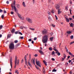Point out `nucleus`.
Instances as JSON below:
<instances>
[{
  "mask_svg": "<svg viewBox=\"0 0 74 74\" xmlns=\"http://www.w3.org/2000/svg\"><path fill=\"white\" fill-rule=\"evenodd\" d=\"M48 35H46L44 36L42 38V42L43 43H47L48 41Z\"/></svg>",
  "mask_w": 74,
  "mask_h": 74,
  "instance_id": "obj_1",
  "label": "nucleus"
},
{
  "mask_svg": "<svg viewBox=\"0 0 74 74\" xmlns=\"http://www.w3.org/2000/svg\"><path fill=\"white\" fill-rule=\"evenodd\" d=\"M15 1H14V11H15V12H16V14H17V15H18V16H19V14H18V10H16V7H15Z\"/></svg>",
  "mask_w": 74,
  "mask_h": 74,
  "instance_id": "obj_2",
  "label": "nucleus"
},
{
  "mask_svg": "<svg viewBox=\"0 0 74 74\" xmlns=\"http://www.w3.org/2000/svg\"><path fill=\"white\" fill-rule=\"evenodd\" d=\"M9 47L10 49H14V43L12 42L10 43L9 45Z\"/></svg>",
  "mask_w": 74,
  "mask_h": 74,
  "instance_id": "obj_3",
  "label": "nucleus"
},
{
  "mask_svg": "<svg viewBox=\"0 0 74 74\" xmlns=\"http://www.w3.org/2000/svg\"><path fill=\"white\" fill-rule=\"evenodd\" d=\"M36 63L37 66H38V67H41V63L40 62V61H37V59H36Z\"/></svg>",
  "mask_w": 74,
  "mask_h": 74,
  "instance_id": "obj_4",
  "label": "nucleus"
},
{
  "mask_svg": "<svg viewBox=\"0 0 74 74\" xmlns=\"http://www.w3.org/2000/svg\"><path fill=\"white\" fill-rule=\"evenodd\" d=\"M15 65H17L19 64V60H17V57H16L15 58Z\"/></svg>",
  "mask_w": 74,
  "mask_h": 74,
  "instance_id": "obj_5",
  "label": "nucleus"
},
{
  "mask_svg": "<svg viewBox=\"0 0 74 74\" xmlns=\"http://www.w3.org/2000/svg\"><path fill=\"white\" fill-rule=\"evenodd\" d=\"M26 20L28 22H29V23H32V20L29 18H26Z\"/></svg>",
  "mask_w": 74,
  "mask_h": 74,
  "instance_id": "obj_6",
  "label": "nucleus"
},
{
  "mask_svg": "<svg viewBox=\"0 0 74 74\" xmlns=\"http://www.w3.org/2000/svg\"><path fill=\"white\" fill-rule=\"evenodd\" d=\"M19 18L21 20H24V17L22 16L21 14H19Z\"/></svg>",
  "mask_w": 74,
  "mask_h": 74,
  "instance_id": "obj_7",
  "label": "nucleus"
},
{
  "mask_svg": "<svg viewBox=\"0 0 74 74\" xmlns=\"http://www.w3.org/2000/svg\"><path fill=\"white\" fill-rule=\"evenodd\" d=\"M42 34H47V31L46 29H45L43 31H42Z\"/></svg>",
  "mask_w": 74,
  "mask_h": 74,
  "instance_id": "obj_8",
  "label": "nucleus"
},
{
  "mask_svg": "<svg viewBox=\"0 0 74 74\" xmlns=\"http://www.w3.org/2000/svg\"><path fill=\"white\" fill-rule=\"evenodd\" d=\"M53 50H54L55 51H58V50H56V48H57V47H56V45H55L53 46Z\"/></svg>",
  "mask_w": 74,
  "mask_h": 74,
  "instance_id": "obj_9",
  "label": "nucleus"
},
{
  "mask_svg": "<svg viewBox=\"0 0 74 74\" xmlns=\"http://www.w3.org/2000/svg\"><path fill=\"white\" fill-rule=\"evenodd\" d=\"M55 7L57 10L59 9V8H60L59 5L58 4L56 5Z\"/></svg>",
  "mask_w": 74,
  "mask_h": 74,
  "instance_id": "obj_10",
  "label": "nucleus"
},
{
  "mask_svg": "<svg viewBox=\"0 0 74 74\" xmlns=\"http://www.w3.org/2000/svg\"><path fill=\"white\" fill-rule=\"evenodd\" d=\"M39 52L41 55H44V53L42 52V51L41 50H39Z\"/></svg>",
  "mask_w": 74,
  "mask_h": 74,
  "instance_id": "obj_11",
  "label": "nucleus"
},
{
  "mask_svg": "<svg viewBox=\"0 0 74 74\" xmlns=\"http://www.w3.org/2000/svg\"><path fill=\"white\" fill-rule=\"evenodd\" d=\"M15 29L14 28H13L11 31V32L12 33H14L15 32Z\"/></svg>",
  "mask_w": 74,
  "mask_h": 74,
  "instance_id": "obj_12",
  "label": "nucleus"
},
{
  "mask_svg": "<svg viewBox=\"0 0 74 74\" xmlns=\"http://www.w3.org/2000/svg\"><path fill=\"white\" fill-rule=\"evenodd\" d=\"M10 66H11V68H12V59H11L10 60Z\"/></svg>",
  "mask_w": 74,
  "mask_h": 74,
  "instance_id": "obj_13",
  "label": "nucleus"
},
{
  "mask_svg": "<svg viewBox=\"0 0 74 74\" xmlns=\"http://www.w3.org/2000/svg\"><path fill=\"white\" fill-rule=\"evenodd\" d=\"M24 28V29H26V27H24V26H21L20 27V28L21 29H23Z\"/></svg>",
  "mask_w": 74,
  "mask_h": 74,
  "instance_id": "obj_14",
  "label": "nucleus"
},
{
  "mask_svg": "<svg viewBox=\"0 0 74 74\" xmlns=\"http://www.w3.org/2000/svg\"><path fill=\"white\" fill-rule=\"evenodd\" d=\"M61 12L60 11V9H58V14H60V13H61Z\"/></svg>",
  "mask_w": 74,
  "mask_h": 74,
  "instance_id": "obj_15",
  "label": "nucleus"
},
{
  "mask_svg": "<svg viewBox=\"0 0 74 74\" xmlns=\"http://www.w3.org/2000/svg\"><path fill=\"white\" fill-rule=\"evenodd\" d=\"M66 19V21L67 22H69L70 20H69V19L65 17Z\"/></svg>",
  "mask_w": 74,
  "mask_h": 74,
  "instance_id": "obj_16",
  "label": "nucleus"
},
{
  "mask_svg": "<svg viewBox=\"0 0 74 74\" xmlns=\"http://www.w3.org/2000/svg\"><path fill=\"white\" fill-rule=\"evenodd\" d=\"M43 62L44 64H45V66H47V62H46V61H45L43 60Z\"/></svg>",
  "mask_w": 74,
  "mask_h": 74,
  "instance_id": "obj_17",
  "label": "nucleus"
},
{
  "mask_svg": "<svg viewBox=\"0 0 74 74\" xmlns=\"http://www.w3.org/2000/svg\"><path fill=\"white\" fill-rule=\"evenodd\" d=\"M52 55H53V56H55V51H53L51 53Z\"/></svg>",
  "mask_w": 74,
  "mask_h": 74,
  "instance_id": "obj_18",
  "label": "nucleus"
},
{
  "mask_svg": "<svg viewBox=\"0 0 74 74\" xmlns=\"http://www.w3.org/2000/svg\"><path fill=\"white\" fill-rule=\"evenodd\" d=\"M23 5L24 7H26V5H25V2H23Z\"/></svg>",
  "mask_w": 74,
  "mask_h": 74,
  "instance_id": "obj_19",
  "label": "nucleus"
},
{
  "mask_svg": "<svg viewBox=\"0 0 74 74\" xmlns=\"http://www.w3.org/2000/svg\"><path fill=\"white\" fill-rule=\"evenodd\" d=\"M70 26L71 27H73V25H74V24L72 23H71V24H70Z\"/></svg>",
  "mask_w": 74,
  "mask_h": 74,
  "instance_id": "obj_20",
  "label": "nucleus"
},
{
  "mask_svg": "<svg viewBox=\"0 0 74 74\" xmlns=\"http://www.w3.org/2000/svg\"><path fill=\"white\" fill-rule=\"evenodd\" d=\"M14 4L12 3L11 4V7L12 8V10H13Z\"/></svg>",
  "mask_w": 74,
  "mask_h": 74,
  "instance_id": "obj_21",
  "label": "nucleus"
},
{
  "mask_svg": "<svg viewBox=\"0 0 74 74\" xmlns=\"http://www.w3.org/2000/svg\"><path fill=\"white\" fill-rule=\"evenodd\" d=\"M71 32H70V31H67V34H71Z\"/></svg>",
  "mask_w": 74,
  "mask_h": 74,
  "instance_id": "obj_22",
  "label": "nucleus"
},
{
  "mask_svg": "<svg viewBox=\"0 0 74 74\" xmlns=\"http://www.w3.org/2000/svg\"><path fill=\"white\" fill-rule=\"evenodd\" d=\"M56 70L55 69H53L52 70L53 72H56Z\"/></svg>",
  "mask_w": 74,
  "mask_h": 74,
  "instance_id": "obj_23",
  "label": "nucleus"
},
{
  "mask_svg": "<svg viewBox=\"0 0 74 74\" xmlns=\"http://www.w3.org/2000/svg\"><path fill=\"white\" fill-rule=\"evenodd\" d=\"M53 37L50 38V40L51 41H52V40H53Z\"/></svg>",
  "mask_w": 74,
  "mask_h": 74,
  "instance_id": "obj_24",
  "label": "nucleus"
},
{
  "mask_svg": "<svg viewBox=\"0 0 74 74\" xmlns=\"http://www.w3.org/2000/svg\"><path fill=\"white\" fill-rule=\"evenodd\" d=\"M11 35V34L8 35V38H10Z\"/></svg>",
  "mask_w": 74,
  "mask_h": 74,
  "instance_id": "obj_25",
  "label": "nucleus"
},
{
  "mask_svg": "<svg viewBox=\"0 0 74 74\" xmlns=\"http://www.w3.org/2000/svg\"><path fill=\"white\" fill-rule=\"evenodd\" d=\"M1 17L2 19H3L4 18V14H3L1 16Z\"/></svg>",
  "mask_w": 74,
  "mask_h": 74,
  "instance_id": "obj_26",
  "label": "nucleus"
},
{
  "mask_svg": "<svg viewBox=\"0 0 74 74\" xmlns=\"http://www.w3.org/2000/svg\"><path fill=\"white\" fill-rule=\"evenodd\" d=\"M57 55L58 56H60V53L58 52V53H57Z\"/></svg>",
  "mask_w": 74,
  "mask_h": 74,
  "instance_id": "obj_27",
  "label": "nucleus"
},
{
  "mask_svg": "<svg viewBox=\"0 0 74 74\" xmlns=\"http://www.w3.org/2000/svg\"><path fill=\"white\" fill-rule=\"evenodd\" d=\"M19 39H23V36H21L19 38Z\"/></svg>",
  "mask_w": 74,
  "mask_h": 74,
  "instance_id": "obj_28",
  "label": "nucleus"
},
{
  "mask_svg": "<svg viewBox=\"0 0 74 74\" xmlns=\"http://www.w3.org/2000/svg\"><path fill=\"white\" fill-rule=\"evenodd\" d=\"M25 60V64H26V65L27 66V60Z\"/></svg>",
  "mask_w": 74,
  "mask_h": 74,
  "instance_id": "obj_29",
  "label": "nucleus"
},
{
  "mask_svg": "<svg viewBox=\"0 0 74 74\" xmlns=\"http://www.w3.org/2000/svg\"><path fill=\"white\" fill-rule=\"evenodd\" d=\"M19 34H20V35H21V36H22L23 35V34L21 32H19Z\"/></svg>",
  "mask_w": 74,
  "mask_h": 74,
  "instance_id": "obj_30",
  "label": "nucleus"
},
{
  "mask_svg": "<svg viewBox=\"0 0 74 74\" xmlns=\"http://www.w3.org/2000/svg\"><path fill=\"white\" fill-rule=\"evenodd\" d=\"M64 58H66V54H64Z\"/></svg>",
  "mask_w": 74,
  "mask_h": 74,
  "instance_id": "obj_31",
  "label": "nucleus"
},
{
  "mask_svg": "<svg viewBox=\"0 0 74 74\" xmlns=\"http://www.w3.org/2000/svg\"><path fill=\"white\" fill-rule=\"evenodd\" d=\"M35 67H36V69H37L38 70V69H39V68H38V66H37L36 65Z\"/></svg>",
  "mask_w": 74,
  "mask_h": 74,
  "instance_id": "obj_32",
  "label": "nucleus"
},
{
  "mask_svg": "<svg viewBox=\"0 0 74 74\" xmlns=\"http://www.w3.org/2000/svg\"><path fill=\"white\" fill-rule=\"evenodd\" d=\"M70 37H71V39H73V36L72 35Z\"/></svg>",
  "mask_w": 74,
  "mask_h": 74,
  "instance_id": "obj_33",
  "label": "nucleus"
},
{
  "mask_svg": "<svg viewBox=\"0 0 74 74\" xmlns=\"http://www.w3.org/2000/svg\"><path fill=\"white\" fill-rule=\"evenodd\" d=\"M26 55H25V56L24 57V59H25V60H27V59H26Z\"/></svg>",
  "mask_w": 74,
  "mask_h": 74,
  "instance_id": "obj_34",
  "label": "nucleus"
},
{
  "mask_svg": "<svg viewBox=\"0 0 74 74\" xmlns=\"http://www.w3.org/2000/svg\"><path fill=\"white\" fill-rule=\"evenodd\" d=\"M28 64H29V65H30V60L28 61Z\"/></svg>",
  "mask_w": 74,
  "mask_h": 74,
  "instance_id": "obj_35",
  "label": "nucleus"
},
{
  "mask_svg": "<svg viewBox=\"0 0 74 74\" xmlns=\"http://www.w3.org/2000/svg\"><path fill=\"white\" fill-rule=\"evenodd\" d=\"M69 54L70 55H73V54L71 53L70 52H69Z\"/></svg>",
  "mask_w": 74,
  "mask_h": 74,
  "instance_id": "obj_36",
  "label": "nucleus"
},
{
  "mask_svg": "<svg viewBox=\"0 0 74 74\" xmlns=\"http://www.w3.org/2000/svg\"><path fill=\"white\" fill-rule=\"evenodd\" d=\"M69 11H70V14H71H71H72V13H71V11L72 10H71L70 9Z\"/></svg>",
  "mask_w": 74,
  "mask_h": 74,
  "instance_id": "obj_37",
  "label": "nucleus"
},
{
  "mask_svg": "<svg viewBox=\"0 0 74 74\" xmlns=\"http://www.w3.org/2000/svg\"><path fill=\"white\" fill-rule=\"evenodd\" d=\"M49 51H52V49L51 47L49 48Z\"/></svg>",
  "mask_w": 74,
  "mask_h": 74,
  "instance_id": "obj_38",
  "label": "nucleus"
},
{
  "mask_svg": "<svg viewBox=\"0 0 74 74\" xmlns=\"http://www.w3.org/2000/svg\"><path fill=\"white\" fill-rule=\"evenodd\" d=\"M2 27H3V25H0V29H2Z\"/></svg>",
  "mask_w": 74,
  "mask_h": 74,
  "instance_id": "obj_39",
  "label": "nucleus"
},
{
  "mask_svg": "<svg viewBox=\"0 0 74 74\" xmlns=\"http://www.w3.org/2000/svg\"><path fill=\"white\" fill-rule=\"evenodd\" d=\"M33 64H35V61H34V60L33 61Z\"/></svg>",
  "mask_w": 74,
  "mask_h": 74,
  "instance_id": "obj_40",
  "label": "nucleus"
},
{
  "mask_svg": "<svg viewBox=\"0 0 74 74\" xmlns=\"http://www.w3.org/2000/svg\"><path fill=\"white\" fill-rule=\"evenodd\" d=\"M48 18L49 21H51V17H48Z\"/></svg>",
  "mask_w": 74,
  "mask_h": 74,
  "instance_id": "obj_41",
  "label": "nucleus"
},
{
  "mask_svg": "<svg viewBox=\"0 0 74 74\" xmlns=\"http://www.w3.org/2000/svg\"><path fill=\"white\" fill-rule=\"evenodd\" d=\"M74 41L70 43V44H74Z\"/></svg>",
  "mask_w": 74,
  "mask_h": 74,
  "instance_id": "obj_42",
  "label": "nucleus"
},
{
  "mask_svg": "<svg viewBox=\"0 0 74 74\" xmlns=\"http://www.w3.org/2000/svg\"><path fill=\"white\" fill-rule=\"evenodd\" d=\"M65 10L66 11H67V10H68V9L67 8V7H65Z\"/></svg>",
  "mask_w": 74,
  "mask_h": 74,
  "instance_id": "obj_43",
  "label": "nucleus"
},
{
  "mask_svg": "<svg viewBox=\"0 0 74 74\" xmlns=\"http://www.w3.org/2000/svg\"><path fill=\"white\" fill-rule=\"evenodd\" d=\"M14 42H15V43H17V42H18V40H15Z\"/></svg>",
  "mask_w": 74,
  "mask_h": 74,
  "instance_id": "obj_44",
  "label": "nucleus"
},
{
  "mask_svg": "<svg viewBox=\"0 0 74 74\" xmlns=\"http://www.w3.org/2000/svg\"><path fill=\"white\" fill-rule=\"evenodd\" d=\"M30 30H35L34 29L32 28H30Z\"/></svg>",
  "mask_w": 74,
  "mask_h": 74,
  "instance_id": "obj_45",
  "label": "nucleus"
},
{
  "mask_svg": "<svg viewBox=\"0 0 74 74\" xmlns=\"http://www.w3.org/2000/svg\"><path fill=\"white\" fill-rule=\"evenodd\" d=\"M19 32H15V34H18Z\"/></svg>",
  "mask_w": 74,
  "mask_h": 74,
  "instance_id": "obj_46",
  "label": "nucleus"
},
{
  "mask_svg": "<svg viewBox=\"0 0 74 74\" xmlns=\"http://www.w3.org/2000/svg\"><path fill=\"white\" fill-rule=\"evenodd\" d=\"M51 60H53V61H55V59L53 58H52L51 59Z\"/></svg>",
  "mask_w": 74,
  "mask_h": 74,
  "instance_id": "obj_47",
  "label": "nucleus"
},
{
  "mask_svg": "<svg viewBox=\"0 0 74 74\" xmlns=\"http://www.w3.org/2000/svg\"><path fill=\"white\" fill-rule=\"evenodd\" d=\"M32 40L31 39H29L28 40L29 41H32Z\"/></svg>",
  "mask_w": 74,
  "mask_h": 74,
  "instance_id": "obj_48",
  "label": "nucleus"
},
{
  "mask_svg": "<svg viewBox=\"0 0 74 74\" xmlns=\"http://www.w3.org/2000/svg\"><path fill=\"white\" fill-rule=\"evenodd\" d=\"M4 14H5L6 13H7V12H6V11L4 10Z\"/></svg>",
  "mask_w": 74,
  "mask_h": 74,
  "instance_id": "obj_49",
  "label": "nucleus"
},
{
  "mask_svg": "<svg viewBox=\"0 0 74 74\" xmlns=\"http://www.w3.org/2000/svg\"><path fill=\"white\" fill-rule=\"evenodd\" d=\"M52 26H53V27H55V25L53 24H52Z\"/></svg>",
  "mask_w": 74,
  "mask_h": 74,
  "instance_id": "obj_50",
  "label": "nucleus"
},
{
  "mask_svg": "<svg viewBox=\"0 0 74 74\" xmlns=\"http://www.w3.org/2000/svg\"><path fill=\"white\" fill-rule=\"evenodd\" d=\"M48 14H49V15H51V12H48Z\"/></svg>",
  "mask_w": 74,
  "mask_h": 74,
  "instance_id": "obj_51",
  "label": "nucleus"
},
{
  "mask_svg": "<svg viewBox=\"0 0 74 74\" xmlns=\"http://www.w3.org/2000/svg\"><path fill=\"white\" fill-rule=\"evenodd\" d=\"M11 14L12 15H13V14H14V12H11Z\"/></svg>",
  "mask_w": 74,
  "mask_h": 74,
  "instance_id": "obj_52",
  "label": "nucleus"
},
{
  "mask_svg": "<svg viewBox=\"0 0 74 74\" xmlns=\"http://www.w3.org/2000/svg\"><path fill=\"white\" fill-rule=\"evenodd\" d=\"M18 70H16L15 71V73H18Z\"/></svg>",
  "mask_w": 74,
  "mask_h": 74,
  "instance_id": "obj_53",
  "label": "nucleus"
},
{
  "mask_svg": "<svg viewBox=\"0 0 74 74\" xmlns=\"http://www.w3.org/2000/svg\"><path fill=\"white\" fill-rule=\"evenodd\" d=\"M55 16L56 17V20H58V17H57V16H56V15H55Z\"/></svg>",
  "mask_w": 74,
  "mask_h": 74,
  "instance_id": "obj_54",
  "label": "nucleus"
},
{
  "mask_svg": "<svg viewBox=\"0 0 74 74\" xmlns=\"http://www.w3.org/2000/svg\"><path fill=\"white\" fill-rule=\"evenodd\" d=\"M66 52H67V53H69V50H68V49H67L66 50Z\"/></svg>",
  "mask_w": 74,
  "mask_h": 74,
  "instance_id": "obj_55",
  "label": "nucleus"
},
{
  "mask_svg": "<svg viewBox=\"0 0 74 74\" xmlns=\"http://www.w3.org/2000/svg\"><path fill=\"white\" fill-rule=\"evenodd\" d=\"M34 40H37V38L35 37L34 38Z\"/></svg>",
  "mask_w": 74,
  "mask_h": 74,
  "instance_id": "obj_56",
  "label": "nucleus"
},
{
  "mask_svg": "<svg viewBox=\"0 0 74 74\" xmlns=\"http://www.w3.org/2000/svg\"><path fill=\"white\" fill-rule=\"evenodd\" d=\"M51 13H52V14H53V13H54V12L53 11V10H52L51 11Z\"/></svg>",
  "mask_w": 74,
  "mask_h": 74,
  "instance_id": "obj_57",
  "label": "nucleus"
},
{
  "mask_svg": "<svg viewBox=\"0 0 74 74\" xmlns=\"http://www.w3.org/2000/svg\"><path fill=\"white\" fill-rule=\"evenodd\" d=\"M3 12V10L1 9H0V12Z\"/></svg>",
  "mask_w": 74,
  "mask_h": 74,
  "instance_id": "obj_58",
  "label": "nucleus"
},
{
  "mask_svg": "<svg viewBox=\"0 0 74 74\" xmlns=\"http://www.w3.org/2000/svg\"><path fill=\"white\" fill-rule=\"evenodd\" d=\"M69 19L70 21H72V18H69Z\"/></svg>",
  "mask_w": 74,
  "mask_h": 74,
  "instance_id": "obj_59",
  "label": "nucleus"
},
{
  "mask_svg": "<svg viewBox=\"0 0 74 74\" xmlns=\"http://www.w3.org/2000/svg\"><path fill=\"white\" fill-rule=\"evenodd\" d=\"M23 62V60H21V63H22Z\"/></svg>",
  "mask_w": 74,
  "mask_h": 74,
  "instance_id": "obj_60",
  "label": "nucleus"
},
{
  "mask_svg": "<svg viewBox=\"0 0 74 74\" xmlns=\"http://www.w3.org/2000/svg\"><path fill=\"white\" fill-rule=\"evenodd\" d=\"M71 60H69V63H71Z\"/></svg>",
  "mask_w": 74,
  "mask_h": 74,
  "instance_id": "obj_61",
  "label": "nucleus"
},
{
  "mask_svg": "<svg viewBox=\"0 0 74 74\" xmlns=\"http://www.w3.org/2000/svg\"><path fill=\"white\" fill-rule=\"evenodd\" d=\"M56 52H55V53L56 54V53H58V51L57 50V51H56Z\"/></svg>",
  "mask_w": 74,
  "mask_h": 74,
  "instance_id": "obj_62",
  "label": "nucleus"
},
{
  "mask_svg": "<svg viewBox=\"0 0 74 74\" xmlns=\"http://www.w3.org/2000/svg\"><path fill=\"white\" fill-rule=\"evenodd\" d=\"M69 73L71 74H72L73 73V72H72V71H70L69 72Z\"/></svg>",
  "mask_w": 74,
  "mask_h": 74,
  "instance_id": "obj_63",
  "label": "nucleus"
},
{
  "mask_svg": "<svg viewBox=\"0 0 74 74\" xmlns=\"http://www.w3.org/2000/svg\"><path fill=\"white\" fill-rule=\"evenodd\" d=\"M35 56H36V57H37V54H35Z\"/></svg>",
  "mask_w": 74,
  "mask_h": 74,
  "instance_id": "obj_64",
  "label": "nucleus"
}]
</instances>
